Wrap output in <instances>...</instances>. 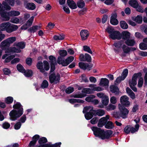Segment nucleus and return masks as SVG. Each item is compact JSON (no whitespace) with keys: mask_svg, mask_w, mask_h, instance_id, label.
Returning <instances> with one entry per match:
<instances>
[{"mask_svg":"<svg viewBox=\"0 0 147 147\" xmlns=\"http://www.w3.org/2000/svg\"><path fill=\"white\" fill-rule=\"evenodd\" d=\"M91 129L96 136L102 139L109 138L113 133V131L111 130H107L105 131L104 130L96 127H92Z\"/></svg>","mask_w":147,"mask_h":147,"instance_id":"nucleus-1","label":"nucleus"},{"mask_svg":"<svg viewBox=\"0 0 147 147\" xmlns=\"http://www.w3.org/2000/svg\"><path fill=\"white\" fill-rule=\"evenodd\" d=\"M18 28V26L11 24L9 22H4L0 25V30L6 31L8 33H11L17 30Z\"/></svg>","mask_w":147,"mask_h":147,"instance_id":"nucleus-2","label":"nucleus"},{"mask_svg":"<svg viewBox=\"0 0 147 147\" xmlns=\"http://www.w3.org/2000/svg\"><path fill=\"white\" fill-rule=\"evenodd\" d=\"M141 73L134 74L132 79V80L129 81V85L130 88L134 92H136L137 89L135 86L137 84V78H140L141 76Z\"/></svg>","mask_w":147,"mask_h":147,"instance_id":"nucleus-3","label":"nucleus"},{"mask_svg":"<svg viewBox=\"0 0 147 147\" xmlns=\"http://www.w3.org/2000/svg\"><path fill=\"white\" fill-rule=\"evenodd\" d=\"M74 57L70 56L67 58L65 60L61 57H59L57 58V62L59 64H61L63 66H67L74 60Z\"/></svg>","mask_w":147,"mask_h":147,"instance_id":"nucleus-4","label":"nucleus"},{"mask_svg":"<svg viewBox=\"0 0 147 147\" xmlns=\"http://www.w3.org/2000/svg\"><path fill=\"white\" fill-rule=\"evenodd\" d=\"M43 63L42 62H39L37 63L36 65L37 68L42 73L44 72L45 70L48 71L49 69V65L47 61H44Z\"/></svg>","mask_w":147,"mask_h":147,"instance_id":"nucleus-5","label":"nucleus"},{"mask_svg":"<svg viewBox=\"0 0 147 147\" xmlns=\"http://www.w3.org/2000/svg\"><path fill=\"white\" fill-rule=\"evenodd\" d=\"M16 40L15 37H11L8 38L1 42L0 45V47L3 49L5 47H9L10 45L13 43Z\"/></svg>","mask_w":147,"mask_h":147,"instance_id":"nucleus-6","label":"nucleus"},{"mask_svg":"<svg viewBox=\"0 0 147 147\" xmlns=\"http://www.w3.org/2000/svg\"><path fill=\"white\" fill-rule=\"evenodd\" d=\"M118 107L120 111L119 113L120 116L123 119L126 118L129 113V110L120 104H119L118 105Z\"/></svg>","mask_w":147,"mask_h":147,"instance_id":"nucleus-7","label":"nucleus"},{"mask_svg":"<svg viewBox=\"0 0 147 147\" xmlns=\"http://www.w3.org/2000/svg\"><path fill=\"white\" fill-rule=\"evenodd\" d=\"M22 111L21 110L20 111L15 110H12L9 113L10 119L13 121L16 120L23 114Z\"/></svg>","mask_w":147,"mask_h":147,"instance_id":"nucleus-8","label":"nucleus"},{"mask_svg":"<svg viewBox=\"0 0 147 147\" xmlns=\"http://www.w3.org/2000/svg\"><path fill=\"white\" fill-rule=\"evenodd\" d=\"M82 93L76 94L74 96V98H82L86 96V94H90L93 93L92 90L90 88H86L83 89L82 91Z\"/></svg>","mask_w":147,"mask_h":147,"instance_id":"nucleus-9","label":"nucleus"},{"mask_svg":"<svg viewBox=\"0 0 147 147\" xmlns=\"http://www.w3.org/2000/svg\"><path fill=\"white\" fill-rule=\"evenodd\" d=\"M128 73V70L127 69H125L123 71L121 76L118 77L115 81V84H117L120 83L122 80L125 79Z\"/></svg>","mask_w":147,"mask_h":147,"instance_id":"nucleus-10","label":"nucleus"},{"mask_svg":"<svg viewBox=\"0 0 147 147\" xmlns=\"http://www.w3.org/2000/svg\"><path fill=\"white\" fill-rule=\"evenodd\" d=\"M124 43L123 42L120 41L118 42H115L113 44V48L115 52L116 53H119L121 51V48H122Z\"/></svg>","mask_w":147,"mask_h":147,"instance_id":"nucleus-11","label":"nucleus"},{"mask_svg":"<svg viewBox=\"0 0 147 147\" xmlns=\"http://www.w3.org/2000/svg\"><path fill=\"white\" fill-rule=\"evenodd\" d=\"M5 1H3L2 4L4 6V9L6 10H9L11 9L10 6L7 4V3L12 6L14 5V0H5Z\"/></svg>","mask_w":147,"mask_h":147,"instance_id":"nucleus-12","label":"nucleus"},{"mask_svg":"<svg viewBox=\"0 0 147 147\" xmlns=\"http://www.w3.org/2000/svg\"><path fill=\"white\" fill-rule=\"evenodd\" d=\"M60 77V76L59 74H53L49 76V79L51 83L54 82L56 84L59 82Z\"/></svg>","mask_w":147,"mask_h":147,"instance_id":"nucleus-13","label":"nucleus"},{"mask_svg":"<svg viewBox=\"0 0 147 147\" xmlns=\"http://www.w3.org/2000/svg\"><path fill=\"white\" fill-rule=\"evenodd\" d=\"M121 35L118 31L115 30L112 33L110 34L109 36L113 40H120L121 38Z\"/></svg>","mask_w":147,"mask_h":147,"instance_id":"nucleus-14","label":"nucleus"},{"mask_svg":"<svg viewBox=\"0 0 147 147\" xmlns=\"http://www.w3.org/2000/svg\"><path fill=\"white\" fill-rule=\"evenodd\" d=\"M79 59L81 61L91 62V56L87 53H85V55L81 54L80 56Z\"/></svg>","mask_w":147,"mask_h":147,"instance_id":"nucleus-15","label":"nucleus"},{"mask_svg":"<svg viewBox=\"0 0 147 147\" xmlns=\"http://www.w3.org/2000/svg\"><path fill=\"white\" fill-rule=\"evenodd\" d=\"M129 98L127 96H123L120 98V102L123 105L128 107L130 105V102L129 101Z\"/></svg>","mask_w":147,"mask_h":147,"instance_id":"nucleus-16","label":"nucleus"},{"mask_svg":"<svg viewBox=\"0 0 147 147\" xmlns=\"http://www.w3.org/2000/svg\"><path fill=\"white\" fill-rule=\"evenodd\" d=\"M117 15L116 13H114L111 16L110 23L111 24L114 25H117L119 22L117 19Z\"/></svg>","mask_w":147,"mask_h":147,"instance_id":"nucleus-17","label":"nucleus"},{"mask_svg":"<svg viewBox=\"0 0 147 147\" xmlns=\"http://www.w3.org/2000/svg\"><path fill=\"white\" fill-rule=\"evenodd\" d=\"M80 35L82 40H86L89 35V33L88 30H83L81 31Z\"/></svg>","mask_w":147,"mask_h":147,"instance_id":"nucleus-18","label":"nucleus"},{"mask_svg":"<svg viewBox=\"0 0 147 147\" xmlns=\"http://www.w3.org/2000/svg\"><path fill=\"white\" fill-rule=\"evenodd\" d=\"M67 3L69 7L72 9H75L77 8V6L75 2L72 0H67Z\"/></svg>","mask_w":147,"mask_h":147,"instance_id":"nucleus-19","label":"nucleus"},{"mask_svg":"<svg viewBox=\"0 0 147 147\" xmlns=\"http://www.w3.org/2000/svg\"><path fill=\"white\" fill-rule=\"evenodd\" d=\"M79 66L81 69L84 70L87 69L89 71L90 70L91 68L89 65L87 63L80 62L79 63Z\"/></svg>","mask_w":147,"mask_h":147,"instance_id":"nucleus-20","label":"nucleus"},{"mask_svg":"<svg viewBox=\"0 0 147 147\" xmlns=\"http://www.w3.org/2000/svg\"><path fill=\"white\" fill-rule=\"evenodd\" d=\"M121 34V38L125 40L129 38L131 35L129 32L126 31L122 32Z\"/></svg>","mask_w":147,"mask_h":147,"instance_id":"nucleus-21","label":"nucleus"},{"mask_svg":"<svg viewBox=\"0 0 147 147\" xmlns=\"http://www.w3.org/2000/svg\"><path fill=\"white\" fill-rule=\"evenodd\" d=\"M109 81L106 78H102L101 79L99 85L102 86H107L109 84Z\"/></svg>","mask_w":147,"mask_h":147,"instance_id":"nucleus-22","label":"nucleus"},{"mask_svg":"<svg viewBox=\"0 0 147 147\" xmlns=\"http://www.w3.org/2000/svg\"><path fill=\"white\" fill-rule=\"evenodd\" d=\"M110 91L115 95H118L119 93V90L118 87L114 85H111L110 87Z\"/></svg>","mask_w":147,"mask_h":147,"instance_id":"nucleus-23","label":"nucleus"},{"mask_svg":"<svg viewBox=\"0 0 147 147\" xmlns=\"http://www.w3.org/2000/svg\"><path fill=\"white\" fill-rule=\"evenodd\" d=\"M125 43L127 46H132L134 45L136 42L134 39H129L125 41Z\"/></svg>","mask_w":147,"mask_h":147,"instance_id":"nucleus-24","label":"nucleus"},{"mask_svg":"<svg viewBox=\"0 0 147 147\" xmlns=\"http://www.w3.org/2000/svg\"><path fill=\"white\" fill-rule=\"evenodd\" d=\"M94 110H93V107L92 106H88L84 108L83 112L84 113L89 112H91L93 113L94 112Z\"/></svg>","mask_w":147,"mask_h":147,"instance_id":"nucleus-25","label":"nucleus"},{"mask_svg":"<svg viewBox=\"0 0 147 147\" xmlns=\"http://www.w3.org/2000/svg\"><path fill=\"white\" fill-rule=\"evenodd\" d=\"M25 7L29 10H33L35 9L36 5L33 3H28L25 5Z\"/></svg>","mask_w":147,"mask_h":147,"instance_id":"nucleus-26","label":"nucleus"},{"mask_svg":"<svg viewBox=\"0 0 147 147\" xmlns=\"http://www.w3.org/2000/svg\"><path fill=\"white\" fill-rule=\"evenodd\" d=\"M129 3L130 6L135 8H137L138 6V3L136 0H130Z\"/></svg>","mask_w":147,"mask_h":147,"instance_id":"nucleus-27","label":"nucleus"},{"mask_svg":"<svg viewBox=\"0 0 147 147\" xmlns=\"http://www.w3.org/2000/svg\"><path fill=\"white\" fill-rule=\"evenodd\" d=\"M13 108L18 110V111H20V110H22V112L23 113V109L22 107V105L19 102H17L16 104H14L13 106Z\"/></svg>","mask_w":147,"mask_h":147,"instance_id":"nucleus-28","label":"nucleus"},{"mask_svg":"<svg viewBox=\"0 0 147 147\" xmlns=\"http://www.w3.org/2000/svg\"><path fill=\"white\" fill-rule=\"evenodd\" d=\"M20 12L18 11H9L8 13V15L11 17L16 16L20 15Z\"/></svg>","mask_w":147,"mask_h":147,"instance_id":"nucleus-29","label":"nucleus"},{"mask_svg":"<svg viewBox=\"0 0 147 147\" xmlns=\"http://www.w3.org/2000/svg\"><path fill=\"white\" fill-rule=\"evenodd\" d=\"M105 118H102L99 120L98 124V126L99 127H102L107 122L105 120Z\"/></svg>","mask_w":147,"mask_h":147,"instance_id":"nucleus-30","label":"nucleus"},{"mask_svg":"<svg viewBox=\"0 0 147 147\" xmlns=\"http://www.w3.org/2000/svg\"><path fill=\"white\" fill-rule=\"evenodd\" d=\"M40 28V27L38 26H33L28 29V30L31 32H34Z\"/></svg>","mask_w":147,"mask_h":147,"instance_id":"nucleus-31","label":"nucleus"},{"mask_svg":"<svg viewBox=\"0 0 147 147\" xmlns=\"http://www.w3.org/2000/svg\"><path fill=\"white\" fill-rule=\"evenodd\" d=\"M95 111V114L99 116H102L105 114V111L102 109H98Z\"/></svg>","mask_w":147,"mask_h":147,"instance_id":"nucleus-32","label":"nucleus"},{"mask_svg":"<svg viewBox=\"0 0 147 147\" xmlns=\"http://www.w3.org/2000/svg\"><path fill=\"white\" fill-rule=\"evenodd\" d=\"M94 112H95V111ZM94 115L95 112L92 113L91 112H89L85 114V117L86 119L89 120L91 119L93 115Z\"/></svg>","mask_w":147,"mask_h":147,"instance_id":"nucleus-33","label":"nucleus"},{"mask_svg":"<svg viewBox=\"0 0 147 147\" xmlns=\"http://www.w3.org/2000/svg\"><path fill=\"white\" fill-rule=\"evenodd\" d=\"M105 127L108 129H112L114 127L113 124L111 121H108L106 122L105 126Z\"/></svg>","mask_w":147,"mask_h":147,"instance_id":"nucleus-34","label":"nucleus"},{"mask_svg":"<svg viewBox=\"0 0 147 147\" xmlns=\"http://www.w3.org/2000/svg\"><path fill=\"white\" fill-rule=\"evenodd\" d=\"M132 20L138 23H141L142 22V18L141 16H138L136 17L133 18Z\"/></svg>","mask_w":147,"mask_h":147,"instance_id":"nucleus-35","label":"nucleus"},{"mask_svg":"<svg viewBox=\"0 0 147 147\" xmlns=\"http://www.w3.org/2000/svg\"><path fill=\"white\" fill-rule=\"evenodd\" d=\"M122 48L124 53H129L131 50L130 48L125 45L124 43L123 45Z\"/></svg>","mask_w":147,"mask_h":147,"instance_id":"nucleus-36","label":"nucleus"},{"mask_svg":"<svg viewBox=\"0 0 147 147\" xmlns=\"http://www.w3.org/2000/svg\"><path fill=\"white\" fill-rule=\"evenodd\" d=\"M120 26L122 28L125 29L128 28V26L127 23L123 21H121L120 22Z\"/></svg>","mask_w":147,"mask_h":147,"instance_id":"nucleus-37","label":"nucleus"},{"mask_svg":"<svg viewBox=\"0 0 147 147\" xmlns=\"http://www.w3.org/2000/svg\"><path fill=\"white\" fill-rule=\"evenodd\" d=\"M24 75L26 77H30L32 76L33 74V72L31 70H27L26 71L24 70V72H23Z\"/></svg>","mask_w":147,"mask_h":147,"instance_id":"nucleus-38","label":"nucleus"},{"mask_svg":"<svg viewBox=\"0 0 147 147\" xmlns=\"http://www.w3.org/2000/svg\"><path fill=\"white\" fill-rule=\"evenodd\" d=\"M65 36L63 35H55L53 37L54 39L56 40H62L64 39Z\"/></svg>","mask_w":147,"mask_h":147,"instance_id":"nucleus-39","label":"nucleus"},{"mask_svg":"<svg viewBox=\"0 0 147 147\" xmlns=\"http://www.w3.org/2000/svg\"><path fill=\"white\" fill-rule=\"evenodd\" d=\"M102 104L105 106L107 105L109 102V98L107 96H105L102 98Z\"/></svg>","mask_w":147,"mask_h":147,"instance_id":"nucleus-40","label":"nucleus"},{"mask_svg":"<svg viewBox=\"0 0 147 147\" xmlns=\"http://www.w3.org/2000/svg\"><path fill=\"white\" fill-rule=\"evenodd\" d=\"M95 98V96L93 95H90L85 98V100L88 102H92L94 98Z\"/></svg>","mask_w":147,"mask_h":147,"instance_id":"nucleus-41","label":"nucleus"},{"mask_svg":"<svg viewBox=\"0 0 147 147\" xmlns=\"http://www.w3.org/2000/svg\"><path fill=\"white\" fill-rule=\"evenodd\" d=\"M77 4L78 7L81 8L84 7L85 3L83 0H80L78 1Z\"/></svg>","mask_w":147,"mask_h":147,"instance_id":"nucleus-42","label":"nucleus"},{"mask_svg":"<svg viewBox=\"0 0 147 147\" xmlns=\"http://www.w3.org/2000/svg\"><path fill=\"white\" fill-rule=\"evenodd\" d=\"M135 128L131 126V132L132 133H134L136 131H138L139 127V125L138 124H136L135 125Z\"/></svg>","mask_w":147,"mask_h":147,"instance_id":"nucleus-43","label":"nucleus"},{"mask_svg":"<svg viewBox=\"0 0 147 147\" xmlns=\"http://www.w3.org/2000/svg\"><path fill=\"white\" fill-rule=\"evenodd\" d=\"M20 21V19L17 18H12L10 21V22L12 23L17 24H18Z\"/></svg>","mask_w":147,"mask_h":147,"instance_id":"nucleus-44","label":"nucleus"},{"mask_svg":"<svg viewBox=\"0 0 147 147\" xmlns=\"http://www.w3.org/2000/svg\"><path fill=\"white\" fill-rule=\"evenodd\" d=\"M59 53L61 56L60 57H65L67 55V52L66 51L63 50L59 51Z\"/></svg>","mask_w":147,"mask_h":147,"instance_id":"nucleus-45","label":"nucleus"},{"mask_svg":"<svg viewBox=\"0 0 147 147\" xmlns=\"http://www.w3.org/2000/svg\"><path fill=\"white\" fill-rule=\"evenodd\" d=\"M106 31L109 34L112 33L115 30L111 26H108L105 29Z\"/></svg>","mask_w":147,"mask_h":147,"instance_id":"nucleus-46","label":"nucleus"},{"mask_svg":"<svg viewBox=\"0 0 147 147\" xmlns=\"http://www.w3.org/2000/svg\"><path fill=\"white\" fill-rule=\"evenodd\" d=\"M140 48L141 50H145L147 49V45L143 42L140 44Z\"/></svg>","mask_w":147,"mask_h":147,"instance_id":"nucleus-47","label":"nucleus"},{"mask_svg":"<svg viewBox=\"0 0 147 147\" xmlns=\"http://www.w3.org/2000/svg\"><path fill=\"white\" fill-rule=\"evenodd\" d=\"M84 50L85 51L88 52V53L92 54V52L91 50L90 49L89 47L87 46H83Z\"/></svg>","mask_w":147,"mask_h":147,"instance_id":"nucleus-48","label":"nucleus"},{"mask_svg":"<svg viewBox=\"0 0 147 147\" xmlns=\"http://www.w3.org/2000/svg\"><path fill=\"white\" fill-rule=\"evenodd\" d=\"M49 85V84L48 82L46 80H44L41 86L42 88H47L48 87Z\"/></svg>","mask_w":147,"mask_h":147,"instance_id":"nucleus-49","label":"nucleus"},{"mask_svg":"<svg viewBox=\"0 0 147 147\" xmlns=\"http://www.w3.org/2000/svg\"><path fill=\"white\" fill-rule=\"evenodd\" d=\"M16 46L20 49H23L25 47V44L23 42H20L16 44Z\"/></svg>","mask_w":147,"mask_h":147,"instance_id":"nucleus-50","label":"nucleus"},{"mask_svg":"<svg viewBox=\"0 0 147 147\" xmlns=\"http://www.w3.org/2000/svg\"><path fill=\"white\" fill-rule=\"evenodd\" d=\"M17 68L18 71L23 73L24 72L25 69L20 64H18L17 66Z\"/></svg>","mask_w":147,"mask_h":147,"instance_id":"nucleus-51","label":"nucleus"},{"mask_svg":"<svg viewBox=\"0 0 147 147\" xmlns=\"http://www.w3.org/2000/svg\"><path fill=\"white\" fill-rule=\"evenodd\" d=\"M116 108V107L115 105L111 104H110L107 107V110L108 111H111L115 109Z\"/></svg>","mask_w":147,"mask_h":147,"instance_id":"nucleus-52","label":"nucleus"},{"mask_svg":"<svg viewBox=\"0 0 147 147\" xmlns=\"http://www.w3.org/2000/svg\"><path fill=\"white\" fill-rule=\"evenodd\" d=\"M34 17L32 16L27 21L26 24H27L28 26L30 27L32 25L34 20Z\"/></svg>","mask_w":147,"mask_h":147,"instance_id":"nucleus-53","label":"nucleus"},{"mask_svg":"<svg viewBox=\"0 0 147 147\" xmlns=\"http://www.w3.org/2000/svg\"><path fill=\"white\" fill-rule=\"evenodd\" d=\"M74 91V88L69 87L67 88L65 90V92L67 94H70L73 92Z\"/></svg>","mask_w":147,"mask_h":147,"instance_id":"nucleus-54","label":"nucleus"},{"mask_svg":"<svg viewBox=\"0 0 147 147\" xmlns=\"http://www.w3.org/2000/svg\"><path fill=\"white\" fill-rule=\"evenodd\" d=\"M131 126L127 125L126 126L124 129V131L126 134H128L131 132Z\"/></svg>","mask_w":147,"mask_h":147,"instance_id":"nucleus-55","label":"nucleus"},{"mask_svg":"<svg viewBox=\"0 0 147 147\" xmlns=\"http://www.w3.org/2000/svg\"><path fill=\"white\" fill-rule=\"evenodd\" d=\"M47 142V139L45 137L40 138L38 141L39 143L41 144Z\"/></svg>","mask_w":147,"mask_h":147,"instance_id":"nucleus-56","label":"nucleus"},{"mask_svg":"<svg viewBox=\"0 0 147 147\" xmlns=\"http://www.w3.org/2000/svg\"><path fill=\"white\" fill-rule=\"evenodd\" d=\"M36 136V137L37 136V137H38V136H34L33 137V138H32L33 140L30 142L29 145V146L30 147H31L32 146L34 145L35 144L36 142V140H34V138H35V137Z\"/></svg>","mask_w":147,"mask_h":147,"instance_id":"nucleus-57","label":"nucleus"},{"mask_svg":"<svg viewBox=\"0 0 147 147\" xmlns=\"http://www.w3.org/2000/svg\"><path fill=\"white\" fill-rule=\"evenodd\" d=\"M13 101V98L11 97H8L6 99L5 101L6 103L9 104L11 103Z\"/></svg>","mask_w":147,"mask_h":147,"instance_id":"nucleus-58","label":"nucleus"},{"mask_svg":"<svg viewBox=\"0 0 147 147\" xmlns=\"http://www.w3.org/2000/svg\"><path fill=\"white\" fill-rule=\"evenodd\" d=\"M49 59L51 61V63H55L56 64H57L56 60L55 57L51 55L49 57Z\"/></svg>","mask_w":147,"mask_h":147,"instance_id":"nucleus-59","label":"nucleus"},{"mask_svg":"<svg viewBox=\"0 0 147 147\" xmlns=\"http://www.w3.org/2000/svg\"><path fill=\"white\" fill-rule=\"evenodd\" d=\"M10 126V124L7 122H5L2 125L3 127L5 129L9 128Z\"/></svg>","mask_w":147,"mask_h":147,"instance_id":"nucleus-60","label":"nucleus"},{"mask_svg":"<svg viewBox=\"0 0 147 147\" xmlns=\"http://www.w3.org/2000/svg\"><path fill=\"white\" fill-rule=\"evenodd\" d=\"M110 101L113 104H116L117 102L116 98L115 96L111 97L110 98Z\"/></svg>","mask_w":147,"mask_h":147,"instance_id":"nucleus-61","label":"nucleus"},{"mask_svg":"<svg viewBox=\"0 0 147 147\" xmlns=\"http://www.w3.org/2000/svg\"><path fill=\"white\" fill-rule=\"evenodd\" d=\"M143 79L142 78H140L138 81V87H141L143 85Z\"/></svg>","mask_w":147,"mask_h":147,"instance_id":"nucleus-62","label":"nucleus"},{"mask_svg":"<svg viewBox=\"0 0 147 147\" xmlns=\"http://www.w3.org/2000/svg\"><path fill=\"white\" fill-rule=\"evenodd\" d=\"M15 57L14 55H11L8 57L6 59L5 61L6 62H9L11 59H13Z\"/></svg>","mask_w":147,"mask_h":147,"instance_id":"nucleus-63","label":"nucleus"},{"mask_svg":"<svg viewBox=\"0 0 147 147\" xmlns=\"http://www.w3.org/2000/svg\"><path fill=\"white\" fill-rule=\"evenodd\" d=\"M21 125V124L20 122H18L14 126V128L16 129H18L20 128Z\"/></svg>","mask_w":147,"mask_h":147,"instance_id":"nucleus-64","label":"nucleus"}]
</instances>
